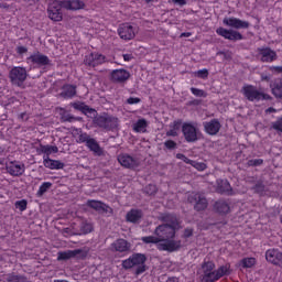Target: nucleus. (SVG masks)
I'll return each instance as SVG.
<instances>
[{"mask_svg": "<svg viewBox=\"0 0 282 282\" xmlns=\"http://www.w3.org/2000/svg\"><path fill=\"white\" fill-rule=\"evenodd\" d=\"M191 91L197 98H206L207 94L203 89L199 88H191Z\"/></svg>", "mask_w": 282, "mask_h": 282, "instance_id": "c9c22d12", "label": "nucleus"}, {"mask_svg": "<svg viewBox=\"0 0 282 282\" xmlns=\"http://www.w3.org/2000/svg\"><path fill=\"white\" fill-rule=\"evenodd\" d=\"M265 259L269 261V263L279 265V263L282 261V253L276 249H270L265 252Z\"/></svg>", "mask_w": 282, "mask_h": 282, "instance_id": "4468645a", "label": "nucleus"}, {"mask_svg": "<svg viewBox=\"0 0 282 282\" xmlns=\"http://www.w3.org/2000/svg\"><path fill=\"white\" fill-rule=\"evenodd\" d=\"M223 23L227 25V28H234L235 30H247L250 25L247 21L237 18H225Z\"/></svg>", "mask_w": 282, "mask_h": 282, "instance_id": "0eeeda50", "label": "nucleus"}, {"mask_svg": "<svg viewBox=\"0 0 282 282\" xmlns=\"http://www.w3.org/2000/svg\"><path fill=\"white\" fill-rule=\"evenodd\" d=\"M193 235V229H186L184 232V237H191Z\"/></svg>", "mask_w": 282, "mask_h": 282, "instance_id": "603ef678", "label": "nucleus"}, {"mask_svg": "<svg viewBox=\"0 0 282 282\" xmlns=\"http://www.w3.org/2000/svg\"><path fill=\"white\" fill-rule=\"evenodd\" d=\"M204 127L206 133H208L209 135H216V133H219V129H221V124L217 120L205 122Z\"/></svg>", "mask_w": 282, "mask_h": 282, "instance_id": "412c9836", "label": "nucleus"}, {"mask_svg": "<svg viewBox=\"0 0 282 282\" xmlns=\"http://www.w3.org/2000/svg\"><path fill=\"white\" fill-rule=\"evenodd\" d=\"M177 160H183L186 164H191V159L186 158L184 154H176Z\"/></svg>", "mask_w": 282, "mask_h": 282, "instance_id": "49530a36", "label": "nucleus"}, {"mask_svg": "<svg viewBox=\"0 0 282 282\" xmlns=\"http://www.w3.org/2000/svg\"><path fill=\"white\" fill-rule=\"evenodd\" d=\"M91 230H94V226L91 224H85L82 227V232H84V235H88Z\"/></svg>", "mask_w": 282, "mask_h": 282, "instance_id": "37998d69", "label": "nucleus"}, {"mask_svg": "<svg viewBox=\"0 0 282 282\" xmlns=\"http://www.w3.org/2000/svg\"><path fill=\"white\" fill-rule=\"evenodd\" d=\"M258 57L263 62V63H272L276 58V53L270 48H260Z\"/></svg>", "mask_w": 282, "mask_h": 282, "instance_id": "2eb2a0df", "label": "nucleus"}, {"mask_svg": "<svg viewBox=\"0 0 282 282\" xmlns=\"http://www.w3.org/2000/svg\"><path fill=\"white\" fill-rule=\"evenodd\" d=\"M129 72L124 69H116L111 73V78L115 83H124V80H129Z\"/></svg>", "mask_w": 282, "mask_h": 282, "instance_id": "4be33fe9", "label": "nucleus"}, {"mask_svg": "<svg viewBox=\"0 0 282 282\" xmlns=\"http://www.w3.org/2000/svg\"><path fill=\"white\" fill-rule=\"evenodd\" d=\"M7 169L10 175L18 176V175H23V173H25V165L19 162H11Z\"/></svg>", "mask_w": 282, "mask_h": 282, "instance_id": "aec40b11", "label": "nucleus"}, {"mask_svg": "<svg viewBox=\"0 0 282 282\" xmlns=\"http://www.w3.org/2000/svg\"><path fill=\"white\" fill-rule=\"evenodd\" d=\"M279 72H282V68L281 67H278Z\"/></svg>", "mask_w": 282, "mask_h": 282, "instance_id": "680f3d73", "label": "nucleus"}, {"mask_svg": "<svg viewBox=\"0 0 282 282\" xmlns=\"http://www.w3.org/2000/svg\"><path fill=\"white\" fill-rule=\"evenodd\" d=\"M156 192H158V187L155 185H148L145 187V193L148 195H155Z\"/></svg>", "mask_w": 282, "mask_h": 282, "instance_id": "79ce46f5", "label": "nucleus"}, {"mask_svg": "<svg viewBox=\"0 0 282 282\" xmlns=\"http://www.w3.org/2000/svg\"><path fill=\"white\" fill-rule=\"evenodd\" d=\"M28 63L34 65V67H43L50 64V58L41 53H36L28 58Z\"/></svg>", "mask_w": 282, "mask_h": 282, "instance_id": "f8f14e48", "label": "nucleus"}, {"mask_svg": "<svg viewBox=\"0 0 282 282\" xmlns=\"http://www.w3.org/2000/svg\"><path fill=\"white\" fill-rule=\"evenodd\" d=\"M188 202L195 204L196 210H204L208 206V202L205 197L197 193H191L188 195Z\"/></svg>", "mask_w": 282, "mask_h": 282, "instance_id": "1a4fd4ad", "label": "nucleus"}, {"mask_svg": "<svg viewBox=\"0 0 282 282\" xmlns=\"http://www.w3.org/2000/svg\"><path fill=\"white\" fill-rule=\"evenodd\" d=\"M62 96L64 98H73V96H76V87L72 85H66L63 87Z\"/></svg>", "mask_w": 282, "mask_h": 282, "instance_id": "7c9ffc66", "label": "nucleus"}, {"mask_svg": "<svg viewBox=\"0 0 282 282\" xmlns=\"http://www.w3.org/2000/svg\"><path fill=\"white\" fill-rule=\"evenodd\" d=\"M177 220L172 221L171 225H160L155 229L154 236L142 237L143 243H156L159 250H165L166 252H175L180 250L182 242L175 240V230H177Z\"/></svg>", "mask_w": 282, "mask_h": 282, "instance_id": "f257e3e1", "label": "nucleus"}, {"mask_svg": "<svg viewBox=\"0 0 282 282\" xmlns=\"http://www.w3.org/2000/svg\"><path fill=\"white\" fill-rule=\"evenodd\" d=\"M230 273V265L220 267L215 271V263L206 262L200 270V282H214Z\"/></svg>", "mask_w": 282, "mask_h": 282, "instance_id": "f03ea898", "label": "nucleus"}, {"mask_svg": "<svg viewBox=\"0 0 282 282\" xmlns=\"http://www.w3.org/2000/svg\"><path fill=\"white\" fill-rule=\"evenodd\" d=\"M10 80L12 85H17L21 87L23 83H25V78H28V70L23 67H13L9 74Z\"/></svg>", "mask_w": 282, "mask_h": 282, "instance_id": "20e7f679", "label": "nucleus"}, {"mask_svg": "<svg viewBox=\"0 0 282 282\" xmlns=\"http://www.w3.org/2000/svg\"><path fill=\"white\" fill-rule=\"evenodd\" d=\"M149 1H151V0H147L148 3H149Z\"/></svg>", "mask_w": 282, "mask_h": 282, "instance_id": "e2e57ef3", "label": "nucleus"}, {"mask_svg": "<svg viewBox=\"0 0 282 282\" xmlns=\"http://www.w3.org/2000/svg\"><path fill=\"white\" fill-rule=\"evenodd\" d=\"M86 144L88 149H90V151L96 153V155L102 154V149H100V145H98V142H96V140L89 139Z\"/></svg>", "mask_w": 282, "mask_h": 282, "instance_id": "c85d7f7f", "label": "nucleus"}, {"mask_svg": "<svg viewBox=\"0 0 282 282\" xmlns=\"http://www.w3.org/2000/svg\"><path fill=\"white\" fill-rule=\"evenodd\" d=\"M85 63L86 65H90V67H96V65H102V63H105V56L98 53H93L86 56Z\"/></svg>", "mask_w": 282, "mask_h": 282, "instance_id": "dca6fc26", "label": "nucleus"}, {"mask_svg": "<svg viewBox=\"0 0 282 282\" xmlns=\"http://www.w3.org/2000/svg\"><path fill=\"white\" fill-rule=\"evenodd\" d=\"M197 78H208V69L204 68L194 73Z\"/></svg>", "mask_w": 282, "mask_h": 282, "instance_id": "a19ab883", "label": "nucleus"}, {"mask_svg": "<svg viewBox=\"0 0 282 282\" xmlns=\"http://www.w3.org/2000/svg\"><path fill=\"white\" fill-rule=\"evenodd\" d=\"M74 109H77L78 111H83L85 116L88 118H96V110L89 108V106L85 105L84 102H75L73 104Z\"/></svg>", "mask_w": 282, "mask_h": 282, "instance_id": "6ab92c4d", "label": "nucleus"}, {"mask_svg": "<svg viewBox=\"0 0 282 282\" xmlns=\"http://www.w3.org/2000/svg\"><path fill=\"white\" fill-rule=\"evenodd\" d=\"M88 206L94 208L95 210H99L100 213H112L111 207L105 205L102 202L98 200H88Z\"/></svg>", "mask_w": 282, "mask_h": 282, "instance_id": "b1692460", "label": "nucleus"}, {"mask_svg": "<svg viewBox=\"0 0 282 282\" xmlns=\"http://www.w3.org/2000/svg\"><path fill=\"white\" fill-rule=\"evenodd\" d=\"M61 8L63 7H61V4L54 0L53 3L48 6V19L52 21H63V13H61Z\"/></svg>", "mask_w": 282, "mask_h": 282, "instance_id": "9b49d317", "label": "nucleus"}, {"mask_svg": "<svg viewBox=\"0 0 282 282\" xmlns=\"http://www.w3.org/2000/svg\"><path fill=\"white\" fill-rule=\"evenodd\" d=\"M243 95L248 100H261V98H265V95L258 91L257 88L252 86H245L243 87Z\"/></svg>", "mask_w": 282, "mask_h": 282, "instance_id": "ddd939ff", "label": "nucleus"}, {"mask_svg": "<svg viewBox=\"0 0 282 282\" xmlns=\"http://www.w3.org/2000/svg\"><path fill=\"white\" fill-rule=\"evenodd\" d=\"M147 256L142 253H134L129 259L124 260L122 265L126 270L137 268V274H142V272L147 270V265H144Z\"/></svg>", "mask_w": 282, "mask_h": 282, "instance_id": "7ed1b4c3", "label": "nucleus"}, {"mask_svg": "<svg viewBox=\"0 0 282 282\" xmlns=\"http://www.w3.org/2000/svg\"><path fill=\"white\" fill-rule=\"evenodd\" d=\"M218 192L228 193V195H230V193L232 192V188L230 187V183H228L227 180L218 181Z\"/></svg>", "mask_w": 282, "mask_h": 282, "instance_id": "c756f323", "label": "nucleus"}, {"mask_svg": "<svg viewBox=\"0 0 282 282\" xmlns=\"http://www.w3.org/2000/svg\"><path fill=\"white\" fill-rule=\"evenodd\" d=\"M169 219H171V216H167V219H165V221H169Z\"/></svg>", "mask_w": 282, "mask_h": 282, "instance_id": "052dcab7", "label": "nucleus"}, {"mask_svg": "<svg viewBox=\"0 0 282 282\" xmlns=\"http://www.w3.org/2000/svg\"><path fill=\"white\" fill-rule=\"evenodd\" d=\"M273 129L282 132V118L279 119L275 123H273Z\"/></svg>", "mask_w": 282, "mask_h": 282, "instance_id": "a18cd8bd", "label": "nucleus"}, {"mask_svg": "<svg viewBox=\"0 0 282 282\" xmlns=\"http://www.w3.org/2000/svg\"><path fill=\"white\" fill-rule=\"evenodd\" d=\"M65 10H83L85 8V2L80 0H55Z\"/></svg>", "mask_w": 282, "mask_h": 282, "instance_id": "9d476101", "label": "nucleus"}, {"mask_svg": "<svg viewBox=\"0 0 282 282\" xmlns=\"http://www.w3.org/2000/svg\"><path fill=\"white\" fill-rule=\"evenodd\" d=\"M40 153L44 154V158H50L53 153L58 151V147L56 145H40L39 148Z\"/></svg>", "mask_w": 282, "mask_h": 282, "instance_id": "bb28decb", "label": "nucleus"}, {"mask_svg": "<svg viewBox=\"0 0 282 282\" xmlns=\"http://www.w3.org/2000/svg\"><path fill=\"white\" fill-rule=\"evenodd\" d=\"M80 21H83V23H89L85 18H80Z\"/></svg>", "mask_w": 282, "mask_h": 282, "instance_id": "6e6d98bb", "label": "nucleus"}, {"mask_svg": "<svg viewBox=\"0 0 282 282\" xmlns=\"http://www.w3.org/2000/svg\"><path fill=\"white\" fill-rule=\"evenodd\" d=\"M138 102H140V98L130 97L128 99V105H138Z\"/></svg>", "mask_w": 282, "mask_h": 282, "instance_id": "8fccbe9b", "label": "nucleus"}, {"mask_svg": "<svg viewBox=\"0 0 282 282\" xmlns=\"http://www.w3.org/2000/svg\"><path fill=\"white\" fill-rule=\"evenodd\" d=\"M15 208H18V210H21V213H23V210L28 208V200L25 199L18 200L15 203Z\"/></svg>", "mask_w": 282, "mask_h": 282, "instance_id": "ea45409f", "label": "nucleus"}, {"mask_svg": "<svg viewBox=\"0 0 282 282\" xmlns=\"http://www.w3.org/2000/svg\"><path fill=\"white\" fill-rule=\"evenodd\" d=\"M118 34L123 41H131L135 39V28L130 24H122L118 29Z\"/></svg>", "mask_w": 282, "mask_h": 282, "instance_id": "6e6552de", "label": "nucleus"}, {"mask_svg": "<svg viewBox=\"0 0 282 282\" xmlns=\"http://www.w3.org/2000/svg\"><path fill=\"white\" fill-rule=\"evenodd\" d=\"M118 162H119V164H121V166H124L126 169H134V166H138V161L128 154L119 155Z\"/></svg>", "mask_w": 282, "mask_h": 282, "instance_id": "f3484780", "label": "nucleus"}, {"mask_svg": "<svg viewBox=\"0 0 282 282\" xmlns=\"http://www.w3.org/2000/svg\"><path fill=\"white\" fill-rule=\"evenodd\" d=\"M43 164L46 169H51V171L63 169V163L61 161L52 160L50 156H43Z\"/></svg>", "mask_w": 282, "mask_h": 282, "instance_id": "5701e85b", "label": "nucleus"}, {"mask_svg": "<svg viewBox=\"0 0 282 282\" xmlns=\"http://www.w3.org/2000/svg\"><path fill=\"white\" fill-rule=\"evenodd\" d=\"M182 36H191V33H183Z\"/></svg>", "mask_w": 282, "mask_h": 282, "instance_id": "bf43d9fd", "label": "nucleus"}, {"mask_svg": "<svg viewBox=\"0 0 282 282\" xmlns=\"http://www.w3.org/2000/svg\"><path fill=\"white\" fill-rule=\"evenodd\" d=\"M17 52L20 54V55H23L28 52V47L25 46H18L17 47Z\"/></svg>", "mask_w": 282, "mask_h": 282, "instance_id": "09e8293b", "label": "nucleus"}, {"mask_svg": "<svg viewBox=\"0 0 282 282\" xmlns=\"http://www.w3.org/2000/svg\"><path fill=\"white\" fill-rule=\"evenodd\" d=\"M142 219V212L139 209H132L127 214V221L131 224H138Z\"/></svg>", "mask_w": 282, "mask_h": 282, "instance_id": "a878e982", "label": "nucleus"}, {"mask_svg": "<svg viewBox=\"0 0 282 282\" xmlns=\"http://www.w3.org/2000/svg\"><path fill=\"white\" fill-rule=\"evenodd\" d=\"M256 264H257V259L245 258L240 261L239 267L240 268H254Z\"/></svg>", "mask_w": 282, "mask_h": 282, "instance_id": "473e14b6", "label": "nucleus"}, {"mask_svg": "<svg viewBox=\"0 0 282 282\" xmlns=\"http://www.w3.org/2000/svg\"><path fill=\"white\" fill-rule=\"evenodd\" d=\"M272 87V94L275 95L276 98H282V80L278 82L275 86Z\"/></svg>", "mask_w": 282, "mask_h": 282, "instance_id": "72a5a7b5", "label": "nucleus"}, {"mask_svg": "<svg viewBox=\"0 0 282 282\" xmlns=\"http://www.w3.org/2000/svg\"><path fill=\"white\" fill-rule=\"evenodd\" d=\"M164 144H165L166 149H175V147H177V143H175V141H173V140L165 141Z\"/></svg>", "mask_w": 282, "mask_h": 282, "instance_id": "c03bdc74", "label": "nucleus"}, {"mask_svg": "<svg viewBox=\"0 0 282 282\" xmlns=\"http://www.w3.org/2000/svg\"><path fill=\"white\" fill-rule=\"evenodd\" d=\"M189 164L196 169V171H206V163H199L196 161H191Z\"/></svg>", "mask_w": 282, "mask_h": 282, "instance_id": "4c0bfd02", "label": "nucleus"}, {"mask_svg": "<svg viewBox=\"0 0 282 282\" xmlns=\"http://www.w3.org/2000/svg\"><path fill=\"white\" fill-rule=\"evenodd\" d=\"M216 33L224 39H227L228 41H241L243 39L241 33H239L238 31L227 30L225 28H218L216 30Z\"/></svg>", "mask_w": 282, "mask_h": 282, "instance_id": "423d86ee", "label": "nucleus"}, {"mask_svg": "<svg viewBox=\"0 0 282 282\" xmlns=\"http://www.w3.org/2000/svg\"><path fill=\"white\" fill-rule=\"evenodd\" d=\"M166 134L172 138L180 135V122H174L173 129L169 130Z\"/></svg>", "mask_w": 282, "mask_h": 282, "instance_id": "f704fd0d", "label": "nucleus"}, {"mask_svg": "<svg viewBox=\"0 0 282 282\" xmlns=\"http://www.w3.org/2000/svg\"><path fill=\"white\" fill-rule=\"evenodd\" d=\"M77 254H80V249L62 251L58 252L57 259L58 261H67V259H74Z\"/></svg>", "mask_w": 282, "mask_h": 282, "instance_id": "393cba45", "label": "nucleus"}, {"mask_svg": "<svg viewBox=\"0 0 282 282\" xmlns=\"http://www.w3.org/2000/svg\"><path fill=\"white\" fill-rule=\"evenodd\" d=\"M50 188H52V183H50V182L43 183V184L40 186V188H39L40 195H43L44 193H47V191H50Z\"/></svg>", "mask_w": 282, "mask_h": 282, "instance_id": "58836bf2", "label": "nucleus"}, {"mask_svg": "<svg viewBox=\"0 0 282 282\" xmlns=\"http://www.w3.org/2000/svg\"><path fill=\"white\" fill-rule=\"evenodd\" d=\"M123 59L127 62L131 61V55L129 54L123 55Z\"/></svg>", "mask_w": 282, "mask_h": 282, "instance_id": "5fc2aeb1", "label": "nucleus"}, {"mask_svg": "<svg viewBox=\"0 0 282 282\" xmlns=\"http://www.w3.org/2000/svg\"><path fill=\"white\" fill-rule=\"evenodd\" d=\"M147 127H149V122H147V120H144V119H139L133 124V131H135V133H145Z\"/></svg>", "mask_w": 282, "mask_h": 282, "instance_id": "cd10ccee", "label": "nucleus"}, {"mask_svg": "<svg viewBox=\"0 0 282 282\" xmlns=\"http://www.w3.org/2000/svg\"><path fill=\"white\" fill-rule=\"evenodd\" d=\"M88 140H91V138H89V135L87 133H82L79 135V142H86V144H87Z\"/></svg>", "mask_w": 282, "mask_h": 282, "instance_id": "de8ad7c7", "label": "nucleus"}, {"mask_svg": "<svg viewBox=\"0 0 282 282\" xmlns=\"http://www.w3.org/2000/svg\"><path fill=\"white\" fill-rule=\"evenodd\" d=\"M111 249L116 252H129L131 250V243L124 239H118L111 245Z\"/></svg>", "mask_w": 282, "mask_h": 282, "instance_id": "a211bd4d", "label": "nucleus"}, {"mask_svg": "<svg viewBox=\"0 0 282 282\" xmlns=\"http://www.w3.org/2000/svg\"><path fill=\"white\" fill-rule=\"evenodd\" d=\"M272 111H274V109L272 108L267 109V113H272Z\"/></svg>", "mask_w": 282, "mask_h": 282, "instance_id": "4d7b16f0", "label": "nucleus"}, {"mask_svg": "<svg viewBox=\"0 0 282 282\" xmlns=\"http://www.w3.org/2000/svg\"><path fill=\"white\" fill-rule=\"evenodd\" d=\"M109 118L107 117H99L96 122L97 124H99V127H104L105 129H107V127H109Z\"/></svg>", "mask_w": 282, "mask_h": 282, "instance_id": "e433bc0d", "label": "nucleus"}, {"mask_svg": "<svg viewBox=\"0 0 282 282\" xmlns=\"http://www.w3.org/2000/svg\"><path fill=\"white\" fill-rule=\"evenodd\" d=\"M261 162H263L262 160H257L253 162V164H261Z\"/></svg>", "mask_w": 282, "mask_h": 282, "instance_id": "13d9d810", "label": "nucleus"}, {"mask_svg": "<svg viewBox=\"0 0 282 282\" xmlns=\"http://www.w3.org/2000/svg\"><path fill=\"white\" fill-rule=\"evenodd\" d=\"M182 131L186 142H195L199 138V130L191 123H184Z\"/></svg>", "mask_w": 282, "mask_h": 282, "instance_id": "39448f33", "label": "nucleus"}, {"mask_svg": "<svg viewBox=\"0 0 282 282\" xmlns=\"http://www.w3.org/2000/svg\"><path fill=\"white\" fill-rule=\"evenodd\" d=\"M215 208L223 215H226V213L230 212V206H228V204L224 200L217 202Z\"/></svg>", "mask_w": 282, "mask_h": 282, "instance_id": "2f4dec72", "label": "nucleus"}, {"mask_svg": "<svg viewBox=\"0 0 282 282\" xmlns=\"http://www.w3.org/2000/svg\"><path fill=\"white\" fill-rule=\"evenodd\" d=\"M173 3H176L177 6H186V0H172Z\"/></svg>", "mask_w": 282, "mask_h": 282, "instance_id": "3c124183", "label": "nucleus"}, {"mask_svg": "<svg viewBox=\"0 0 282 282\" xmlns=\"http://www.w3.org/2000/svg\"><path fill=\"white\" fill-rule=\"evenodd\" d=\"M166 282H180V279L173 276V278H169V279L166 280Z\"/></svg>", "mask_w": 282, "mask_h": 282, "instance_id": "864d4df0", "label": "nucleus"}]
</instances>
